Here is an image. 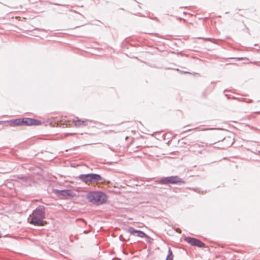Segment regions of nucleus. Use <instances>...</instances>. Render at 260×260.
Instances as JSON below:
<instances>
[{"label":"nucleus","instance_id":"nucleus-1","mask_svg":"<svg viewBox=\"0 0 260 260\" xmlns=\"http://www.w3.org/2000/svg\"><path fill=\"white\" fill-rule=\"evenodd\" d=\"M45 208L43 206L38 207L28 218L29 222L37 226H43L47 223L45 218Z\"/></svg>","mask_w":260,"mask_h":260},{"label":"nucleus","instance_id":"nucleus-2","mask_svg":"<svg viewBox=\"0 0 260 260\" xmlns=\"http://www.w3.org/2000/svg\"><path fill=\"white\" fill-rule=\"evenodd\" d=\"M87 199L90 202L96 205L102 204L107 201L106 196L100 191L89 192L87 196Z\"/></svg>","mask_w":260,"mask_h":260},{"label":"nucleus","instance_id":"nucleus-3","mask_svg":"<svg viewBox=\"0 0 260 260\" xmlns=\"http://www.w3.org/2000/svg\"><path fill=\"white\" fill-rule=\"evenodd\" d=\"M79 179L86 184L95 186L102 180L100 175L96 174H82L79 176Z\"/></svg>","mask_w":260,"mask_h":260},{"label":"nucleus","instance_id":"nucleus-4","mask_svg":"<svg viewBox=\"0 0 260 260\" xmlns=\"http://www.w3.org/2000/svg\"><path fill=\"white\" fill-rule=\"evenodd\" d=\"M162 184L184 183L185 182L177 176L164 178L158 181Z\"/></svg>","mask_w":260,"mask_h":260},{"label":"nucleus","instance_id":"nucleus-5","mask_svg":"<svg viewBox=\"0 0 260 260\" xmlns=\"http://www.w3.org/2000/svg\"><path fill=\"white\" fill-rule=\"evenodd\" d=\"M54 192L61 199H68L76 196V193L72 190H55Z\"/></svg>","mask_w":260,"mask_h":260},{"label":"nucleus","instance_id":"nucleus-6","mask_svg":"<svg viewBox=\"0 0 260 260\" xmlns=\"http://www.w3.org/2000/svg\"><path fill=\"white\" fill-rule=\"evenodd\" d=\"M41 124L42 122L40 120L37 119L30 118H21V126L39 125Z\"/></svg>","mask_w":260,"mask_h":260},{"label":"nucleus","instance_id":"nucleus-7","mask_svg":"<svg viewBox=\"0 0 260 260\" xmlns=\"http://www.w3.org/2000/svg\"><path fill=\"white\" fill-rule=\"evenodd\" d=\"M72 121L74 124V126L78 127L86 126L91 122L88 120L80 119L78 117L73 119Z\"/></svg>","mask_w":260,"mask_h":260},{"label":"nucleus","instance_id":"nucleus-8","mask_svg":"<svg viewBox=\"0 0 260 260\" xmlns=\"http://www.w3.org/2000/svg\"><path fill=\"white\" fill-rule=\"evenodd\" d=\"M185 240L191 245L197 246L199 247H204L205 246V245L203 242L199 240L193 238L187 237L185 239Z\"/></svg>","mask_w":260,"mask_h":260},{"label":"nucleus","instance_id":"nucleus-9","mask_svg":"<svg viewBox=\"0 0 260 260\" xmlns=\"http://www.w3.org/2000/svg\"><path fill=\"white\" fill-rule=\"evenodd\" d=\"M128 232L131 235H136L137 236L141 237V238H144V237H147L146 234L145 233H144L143 232L141 231L136 230L133 228H129L128 229Z\"/></svg>","mask_w":260,"mask_h":260},{"label":"nucleus","instance_id":"nucleus-10","mask_svg":"<svg viewBox=\"0 0 260 260\" xmlns=\"http://www.w3.org/2000/svg\"><path fill=\"white\" fill-rule=\"evenodd\" d=\"M8 123L11 126H21V118L11 120Z\"/></svg>","mask_w":260,"mask_h":260},{"label":"nucleus","instance_id":"nucleus-11","mask_svg":"<svg viewBox=\"0 0 260 260\" xmlns=\"http://www.w3.org/2000/svg\"><path fill=\"white\" fill-rule=\"evenodd\" d=\"M173 254L170 249L169 250V254L168 255L166 260H173Z\"/></svg>","mask_w":260,"mask_h":260},{"label":"nucleus","instance_id":"nucleus-12","mask_svg":"<svg viewBox=\"0 0 260 260\" xmlns=\"http://www.w3.org/2000/svg\"><path fill=\"white\" fill-rule=\"evenodd\" d=\"M256 113L257 114H260V111L256 112Z\"/></svg>","mask_w":260,"mask_h":260}]
</instances>
